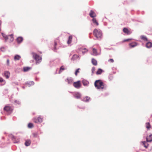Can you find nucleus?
<instances>
[{
	"label": "nucleus",
	"instance_id": "obj_1",
	"mask_svg": "<svg viewBox=\"0 0 152 152\" xmlns=\"http://www.w3.org/2000/svg\"><path fill=\"white\" fill-rule=\"evenodd\" d=\"M94 85L98 89H102L104 88L103 83L100 80L96 81L94 83Z\"/></svg>",
	"mask_w": 152,
	"mask_h": 152
},
{
	"label": "nucleus",
	"instance_id": "obj_2",
	"mask_svg": "<svg viewBox=\"0 0 152 152\" xmlns=\"http://www.w3.org/2000/svg\"><path fill=\"white\" fill-rule=\"evenodd\" d=\"M94 36L98 39H100L101 38L102 34L101 31L100 29H95L93 31Z\"/></svg>",
	"mask_w": 152,
	"mask_h": 152
},
{
	"label": "nucleus",
	"instance_id": "obj_3",
	"mask_svg": "<svg viewBox=\"0 0 152 152\" xmlns=\"http://www.w3.org/2000/svg\"><path fill=\"white\" fill-rule=\"evenodd\" d=\"M31 54L32 55L33 57L36 61V64L39 63L41 62L42 61L41 57H39L37 54L34 52H32L31 53Z\"/></svg>",
	"mask_w": 152,
	"mask_h": 152
},
{
	"label": "nucleus",
	"instance_id": "obj_4",
	"mask_svg": "<svg viewBox=\"0 0 152 152\" xmlns=\"http://www.w3.org/2000/svg\"><path fill=\"white\" fill-rule=\"evenodd\" d=\"M2 35L3 37L4 38L5 41H7V39L10 38V42H11L13 40V35L12 34L7 36L4 34L2 33Z\"/></svg>",
	"mask_w": 152,
	"mask_h": 152
},
{
	"label": "nucleus",
	"instance_id": "obj_5",
	"mask_svg": "<svg viewBox=\"0 0 152 152\" xmlns=\"http://www.w3.org/2000/svg\"><path fill=\"white\" fill-rule=\"evenodd\" d=\"M74 86L77 88H79L81 87V83L80 81H78L76 82H75L73 83Z\"/></svg>",
	"mask_w": 152,
	"mask_h": 152
},
{
	"label": "nucleus",
	"instance_id": "obj_6",
	"mask_svg": "<svg viewBox=\"0 0 152 152\" xmlns=\"http://www.w3.org/2000/svg\"><path fill=\"white\" fill-rule=\"evenodd\" d=\"M4 110L7 111L8 113H11L13 110V108L10 106H6L4 108Z\"/></svg>",
	"mask_w": 152,
	"mask_h": 152
},
{
	"label": "nucleus",
	"instance_id": "obj_7",
	"mask_svg": "<svg viewBox=\"0 0 152 152\" xmlns=\"http://www.w3.org/2000/svg\"><path fill=\"white\" fill-rule=\"evenodd\" d=\"M73 78L71 77H69L65 80V81L67 82L69 84H71L73 82Z\"/></svg>",
	"mask_w": 152,
	"mask_h": 152
},
{
	"label": "nucleus",
	"instance_id": "obj_8",
	"mask_svg": "<svg viewBox=\"0 0 152 152\" xmlns=\"http://www.w3.org/2000/svg\"><path fill=\"white\" fill-rule=\"evenodd\" d=\"M74 96L77 99H79L81 96L80 94L78 92H75L74 94Z\"/></svg>",
	"mask_w": 152,
	"mask_h": 152
},
{
	"label": "nucleus",
	"instance_id": "obj_9",
	"mask_svg": "<svg viewBox=\"0 0 152 152\" xmlns=\"http://www.w3.org/2000/svg\"><path fill=\"white\" fill-rule=\"evenodd\" d=\"M4 76L6 78H8L10 76V73L8 71H5L4 73Z\"/></svg>",
	"mask_w": 152,
	"mask_h": 152
},
{
	"label": "nucleus",
	"instance_id": "obj_10",
	"mask_svg": "<svg viewBox=\"0 0 152 152\" xmlns=\"http://www.w3.org/2000/svg\"><path fill=\"white\" fill-rule=\"evenodd\" d=\"M89 15L92 18H94L96 16V15L95 13L92 10H91L90 12Z\"/></svg>",
	"mask_w": 152,
	"mask_h": 152
},
{
	"label": "nucleus",
	"instance_id": "obj_11",
	"mask_svg": "<svg viewBox=\"0 0 152 152\" xmlns=\"http://www.w3.org/2000/svg\"><path fill=\"white\" fill-rule=\"evenodd\" d=\"M146 141L147 142H151L152 141V134L149 135L146 137Z\"/></svg>",
	"mask_w": 152,
	"mask_h": 152
},
{
	"label": "nucleus",
	"instance_id": "obj_12",
	"mask_svg": "<svg viewBox=\"0 0 152 152\" xmlns=\"http://www.w3.org/2000/svg\"><path fill=\"white\" fill-rule=\"evenodd\" d=\"M123 31L124 32L126 33L127 34H130L131 33V32L129 31L127 28H124L123 29Z\"/></svg>",
	"mask_w": 152,
	"mask_h": 152
},
{
	"label": "nucleus",
	"instance_id": "obj_13",
	"mask_svg": "<svg viewBox=\"0 0 152 152\" xmlns=\"http://www.w3.org/2000/svg\"><path fill=\"white\" fill-rule=\"evenodd\" d=\"M93 53L92 54L94 56H97L98 55V53L97 52V50L95 48H93L92 50Z\"/></svg>",
	"mask_w": 152,
	"mask_h": 152
},
{
	"label": "nucleus",
	"instance_id": "obj_14",
	"mask_svg": "<svg viewBox=\"0 0 152 152\" xmlns=\"http://www.w3.org/2000/svg\"><path fill=\"white\" fill-rule=\"evenodd\" d=\"M31 143V141L30 140H27L26 141L25 144L26 146H29Z\"/></svg>",
	"mask_w": 152,
	"mask_h": 152
},
{
	"label": "nucleus",
	"instance_id": "obj_15",
	"mask_svg": "<svg viewBox=\"0 0 152 152\" xmlns=\"http://www.w3.org/2000/svg\"><path fill=\"white\" fill-rule=\"evenodd\" d=\"M146 46L148 48H150L152 47V43L151 42H148L146 44Z\"/></svg>",
	"mask_w": 152,
	"mask_h": 152
},
{
	"label": "nucleus",
	"instance_id": "obj_16",
	"mask_svg": "<svg viewBox=\"0 0 152 152\" xmlns=\"http://www.w3.org/2000/svg\"><path fill=\"white\" fill-rule=\"evenodd\" d=\"M20 58V56L18 55H16L14 57V60L15 61L19 60Z\"/></svg>",
	"mask_w": 152,
	"mask_h": 152
},
{
	"label": "nucleus",
	"instance_id": "obj_17",
	"mask_svg": "<svg viewBox=\"0 0 152 152\" xmlns=\"http://www.w3.org/2000/svg\"><path fill=\"white\" fill-rule=\"evenodd\" d=\"M17 41L18 43H20L23 40V38L22 37H19L17 38Z\"/></svg>",
	"mask_w": 152,
	"mask_h": 152
},
{
	"label": "nucleus",
	"instance_id": "obj_18",
	"mask_svg": "<svg viewBox=\"0 0 152 152\" xmlns=\"http://www.w3.org/2000/svg\"><path fill=\"white\" fill-rule=\"evenodd\" d=\"M137 44L135 42H133L132 43H130L129 44V45L130 47L131 48H133L136 46Z\"/></svg>",
	"mask_w": 152,
	"mask_h": 152
},
{
	"label": "nucleus",
	"instance_id": "obj_19",
	"mask_svg": "<svg viewBox=\"0 0 152 152\" xmlns=\"http://www.w3.org/2000/svg\"><path fill=\"white\" fill-rule=\"evenodd\" d=\"M72 38V36H70L69 37L68 40L67 42V43L68 44H69L71 43Z\"/></svg>",
	"mask_w": 152,
	"mask_h": 152
},
{
	"label": "nucleus",
	"instance_id": "obj_20",
	"mask_svg": "<svg viewBox=\"0 0 152 152\" xmlns=\"http://www.w3.org/2000/svg\"><path fill=\"white\" fill-rule=\"evenodd\" d=\"M12 140L15 143H18L19 141V140L18 139H17L16 140L14 136H13L12 137Z\"/></svg>",
	"mask_w": 152,
	"mask_h": 152
},
{
	"label": "nucleus",
	"instance_id": "obj_21",
	"mask_svg": "<svg viewBox=\"0 0 152 152\" xmlns=\"http://www.w3.org/2000/svg\"><path fill=\"white\" fill-rule=\"evenodd\" d=\"M82 83L84 86H87L89 84L88 82L86 80H83Z\"/></svg>",
	"mask_w": 152,
	"mask_h": 152
},
{
	"label": "nucleus",
	"instance_id": "obj_22",
	"mask_svg": "<svg viewBox=\"0 0 152 152\" xmlns=\"http://www.w3.org/2000/svg\"><path fill=\"white\" fill-rule=\"evenodd\" d=\"M79 57V56L77 55H73L72 57L71 58L72 60H76Z\"/></svg>",
	"mask_w": 152,
	"mask_h": 152
},
{
	"label": "nucleus",
	"instance_id": "obj_23",
	"mask_svg": "<svg viewBox=\"0 0 152 152\" xmlns=\"http://www.w3.org/2000/svg\"><path fill=\"white\" fill-rule=\"evenodd\" d=\"M92 63L94 65H96L97 64V62L96 61L94 58H92Z\"/></svg>",
	"mask_w": 152,
	"mask_h": 152
},
{
	"label": "nucleus",
	"instance_id": "obj_24",
	"mask_svg": "<svg viewBox=\"0 0 152 152\" xmlns=\"http://www.w3.org/2000/svg\"><path fill=\"white\" fill-rule=\"evenodd\" d=\"M81 51L82 52V53L83 54L87 52L88 51L87 50L86 48H82L81 49Z\"/></svg>",
	"mask_w": 152,
	"mask_h": 152
},
{
	"label": "nucleus",
	"instance_id": "obj_25",
	"mask_svg": "<svg viewBox=\"0 0 152 152\" xmlns=\"http://www.w3.org/2000/svg\"><path fill=\"white\" fill-rule=\"evenodd\" d=\"M102 72V70L100 69H99L98 71L96 72V74L97 75H100L101 74Z\"/></svg>",
	"mask_w": 152,
	"mask_h": 152
},
{
	"label": "nucleus",
	"instance_id": "obj_26",
	"mask_svg": "<svg viewBox=\"0 0 152 152\" xmlns=\"http://www.w3.org/2000/svg\"><path fill=\"white\" fill-rule=\"evenodd\" d=\"M92 21L93 23L96 24V25L97 26L98 25L99 23L97 21L96 19L94 18H93L92 19Z\"/></svg>",
	"mask_w": 152,
	"mask_h": 152
},
{
	"label": "nucleus",
	"instance_id": "obj_27",
	"mask_svg": "<svg viewBox=\"0 0 152 152\" xmlns=\"http://www.w3.org/2000/svg\"><path fill=\"white\" fill-rule=\"evenodd\" d=\"M89 99H90V97L88 96H86V97H85V98H84L83 99V100L84 101L86 102V101H88V100Z\"/></svg>",
	"mask_w": 152,
	"mask_h": 152
},
{
	"label": "nucleus",
	"instance_id": "obj_28",
	"mask_svg": "<svg viewBox=\"0 0 152 152\" xmlns=\"http://www.w3.org/2000/svg\"><path fill=\"white\" fill-rule=\"evenodd\" d=\"M30 68L28 67H25L23 68V70L24 72H27L30 69Z\"/></svg>",
	"mask_w": 152,
	"mask_h": 152
},
{
	"label": "nucleus",
	"instance_id": "obj_29",
	"mask_svg": "<svg viewBox=\"0 0 152 152\" xmlns=\"http://www.w3.org/2000/svg\"><path fill=\"white\" fill-rule=\"evenodd\" d=\"M37 119L38 120V121L39 123H41L42 121V118L40 116L39 117L37 118Z\"/></svg>",
	"mask_w": 152,
	"mask_h": 152
},
{
	"label": "nucleus",
	"instance_id": "obj_30",
	"mask_svg": "<svg viewBox=\"0 0 152 152\" xmlns=\"http://www.w3.org/2000/svg\"><path fill=\"white\" fill-rule=\"evenodd\" d=\"M142 143H143V145H144V147L147 148H148V144L146 145V142L145 141H143L142 142Z\"/></svg>",
	"mask_w": 152,
	"mask_h": 152
},
{
	"label": "nucleus",
	"instance_id": "obj_31",
	"mask_svg": "<svg viewBox=\"0 0 152 152\" xmlns=\"http://www.w3.org/2000/svg\"><path fill=\"white\" fill-rule=\"evenodd\" d=\"M146 127L148 129H149L151 128V126L149 123H147L146 124Z\"/></svg>",
	"mask_w": 152,
	"mask_h": 152
},
{
	"label": "nucleus",
	"instance_id": "obj_32",
	"mask_svg": "<svg viewBox=\"0 0 152 152\" xmlns=\"http://www.w3.org/2000/svg\"><path fill=\"white\" fill-rule=\"evenodd\" d=\"M141 39H143L144 40H146V41L147 40V38L145 37L144 36H141Z\"/></svg>",
	"mask_w": 152,
	"mask_h": 152
},
{
	"label": "nucleus",
	"instance_id": "obj_33",
	"mask_svg": "<svg viewBox=\"0 0 152 152\" xmlns=\"http://www.w3.org/2000/svg\"><path fill=\"white\" fill-rule=\"evenodd\" d=\"M64 70V68L63 66H62L61 67L60 70L59 72V73H60L62 71Z\"/></svg>",
	"mask_w": 152,
	"mask_h": 152
},
{
	"label": "nucleus",
	"instance_id": "obj_34",
	"mask_svg": "<svg viewBox=\"0 0 152 152\" xmlns=\"http://www.w3.org/2000/svg\"><path fill=\"white\" fill-rule=\"evenodd\" d=\"M33 124L32 123H29L28 125V127L29 128H31L33 126Z\"/></svg>",
	"mask_w": 152,
	"mask_h": 152
},
{
	"label": "nucleus",
	"instance_id": "obj_35",
	"mask_svg": "<svg viewBox=\"0 0 152 152\" xmlns=\"http://www.w3.org/2000/svg\"><path fill=\"white\" fill-rule=\"evenodd\" d=\"M0 50L2 52H4L5 50V49L4 47H2L0 48Z\"/></svg>",
	"mask_w": 152,
	"mask_h": 152
},
{
	"label": "nucleus",
	"instance_id": "obj_36",
	"mask_svg": "<svg viewBox=\"0 0 152 152\" xmlns=\"http://www.w3.org/2000/svg\"><path fill=\"white\" fill-rule=\"evenodd\" d=\"M34 122L36 123H37L39 122V121H38V119H37V118H34Z\"/></svg>",
	"mask_w": 152,
	"mask_h": 152
},
{
	"label": "nucleus",
	"instance_id": "obj_37",
	"mask_svg": "<svg viewBox=\"0 0 152 152\" xmlns=\"http://www.w3.org/2000/svg\"><path fill=\"white\" fill-rule=\"evenodd\" d=\"M80 69L79 68V69H77L76 70V72H75V75L76 76L77 75V73H79V70Z\"/></svg>",
	"mask_w": 152,
	"mask_h": 152
},
{
	"label": "nucleus",
	"instance_id": "obj_38",
	"mask_svg": "<svg viewBox=\"0 0 152 152\" xmlns=\"http://www.w3.org/2000/svg\"><path fill=\"white\" fill-rule=\"evenodd\" d=\"M95 70V68L94 67H93L91 69L92 72V73H93Z\"/></svg>",
	"mask_w": 152,
	"mask_h": 152
},
{
	"label": "nucleus",
	"instance_id": "obj_39",
	"mask_svg": "<svg viewBox=\"0 0 152 152\" xmlns=\"http://www.w3.org/2000/svg\"><path fill=\"white\" fill-rule=\"evenodd\" d=\"M109 61H110L111 62L113 63L114 62V60L113 59L111 58L109 60Z\"/></svg>",
	"mask_w": 152,
	"mask_h": 152
},
{
	"label": "nucleus",
	"instance_id": "obj_40",
	"mask_svg": "<svg viewBox=\"0 0 152 152\" xmlns=\"http://www.w3.org/2000/svg\"><path fill=\"white\" fill-rule=\"evenodd\" d=\"M132 39H125L124 40V42H126V41H129V40H130Z\"/></svg>",
	"mask_w": 152,
	"mask_h": 152
},
{
	"label": "nucleus",
	"instance_id": "obj_41",
	"mask_svg": "<svg viewBox=\"0 0 152 152\" xmlns=\"http://www.w3.org/2000/svg\"><path fill=\"white\" fill-rule=\"evenodd\" d=\"M15 103H17L18 104H19L20 103V102L19 101H17V100H15Z\"/></svg>",
	"mask_w": 152,
	"mask_h": 152
},
{
	"label": "nucleus",
	"instance_id": "obj_42",
	"mask_svg": "<svg viewBox=\"0 0 152 152\" xmlns=\"http://www.w3.org/2000/svg\"><path fill=\"white\" fill-rule=\"evenodd\" d=\"M3 81V79L2 78L0 77V83Z\"/></svg>",
	"mask_w": 152,
	"mask_h": 152
},
{
	"label": "nucleus",
	"instance_id": "obj_43",
	"mask_svg": "<svg viewBox=\"0 0 152 152\" xmlns=\"http://www.w3.org/2000/svg\"><path fill=\"white\" fill-rule=\"evenodd\" d=\"M54 44H55V46L54 47V48H55V49H56V47H55V46L57 44V43H56V41H55V43H54Z\"/></svg>",
	"mask_w": 152,
	"mask_h": 152
},
{
	"label": "nucleus",
	"instance_id": "obj_44",
	"mask_svg": "<svg viewBox=\"0 0 152 152\" xmlns=\"http://www.w3.org/2000/svg\"><path fill=\"white\" fill-rule=\"evenodd\" d=\"M7 65H8L9 64V61L8 59H7Z\"/></svg>",
	"mask_w": 152,
	"mask_h": 152
},
{
	"label": "nucleus",
	"instance_id": "obj_45",
	"mask_svg": "<svg viewBox=\"0 0 152 152\" xmlns=\"http://www.w3.org/2000/svg\"><path fill=\"white\" fill-rule=\"evenodd\" d=\"M32 85H33L34 84V82L33 81H32V82H31L30 83Z\"/></svg>",
	"mask_w": 152,
	"mask_h": 152
}]
</instances>
